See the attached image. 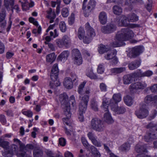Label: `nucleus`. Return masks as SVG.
I'll use <instances>...</instances> for the list:
<instances>
[{
  "instance_id": "nucleus-1",
  "label": "nucleus",
  "mask_w": 157,
  "mask_h": 157,
  "mask_svg": "<svg viewBox=\"0 0 157 157\" xmlns=\"http://www.w3.org/2000/svg\"><path fill=\"white\" fill-rule=\"evenodd\" d=\"M134 36L133 32L129 28L122 29L116 34L115 41L112 43V45L113 47L121 46L123 41L130 39Z\"/></svg>"
},
{
  "instance_id": "nucleus-2",
  "label": "nucleus",
  "mask_w": 157,
  "mask_h": 157,
  "mask_svg": "<svg viewBox=\"0 0 157 157\" xmlns=\"http://www.w3.org/2000/svg\"><path fill=\"white\" fill-rule=\"evenodd\" d=\"M86 82H83L79 86L78 89V92L80 94L79 98L80 100V103L82 101H83L85 103H88L89 99V94L90 93L89 90H85V92H83V89L86 84Z\"/></svg>"
},
{
  "instance_id": "nucleus-3",
  "label": "nucleus",
  "mask_w": 157,
  "mask_h": 157,
  "mask_svg": "<svg viewBox=\"0 0 157 157\" xmlns=\"http://www.w3.org/2000/svg\"><path fill=\"white\" fill-rule=\"evenodd\" d=\"M135 114L137 118L140 119L146 117L149 115V111L147 105L143 103H140L139 109L136 110Z\"/></svg>"
},
{
  "instance_id": "nucleus-4",
  "label": "nucleus",
  "mask_w": 157,
  "mask_h": 157,
  "mask_svg": "<svg viewBox=\"0 0 157 157\" xmlns=\"http://www.w3.org/2000/svg\"><path fill=\"white\" fill-rule=\"evenodd\" d=\"M85 28L88 37L83 36L82 39L83 40V41L84 43L89 44L92 40L91 38L95 36V33L94 29L90 26L88 22L86 24Z\"/></svg>"
},
{
  "instance_id": "nucleus-5",
  "label": "nucleus",
  "mask_w": 157,
  "mask_h": 157,
  "mask_svg": "<svg viewBox=\"0 0 157 157\" xmlns=\"http://www.w3.org/2000/svg\"><path fill=\"white\" fill-rule=\"evenodd\" d=\"M90 125L91 129L98 132L102 131L104 129L102 121L97 118H94L92 119Z\"/></svg>"
},
{
  "instance_id": "nucleus-6",
  "label": "nucleus",
  "mask_w": 157,
  "mask_h": 157,
  "mask_svg": "<svg viewBox=\"0 0 157 157\" xmlns=\"http://www.w3.org/2000/svg\"><path fill=\"white\" fill-rule=\"evenodd\" d=\"M109 104L106 103L104 101L102 103V106L101 107L102 109L104 112H107L104 115V119L105 121L107 123L109 124L113 123V121L112 118L110 114L109 113L108 107Z\"/></svg>"
},
{
  "instance_id": "nucleus-7",
  "label": "nucleus",
  "mask_w": 157,
  "mask_h": 157,
  "mask_svg": "<svg viewBox=\"0 0 157 157\" xmlns=\"http://www.w3.org/2000/svg\"><path fill=\"white\" fill-rule=\"evenodd\" d=\"M147 86V85L144 82H136L132 83L130 86V91L132 93H134L137 90L144 89Z\"/></svg>"
},
{
  "instance_id": "nucleus-8",
  "label": "nucleus",
  "mask_w": 157,
  "mask_h": 157,
  "mask_svg": "<svg viewBox=\"0 0 157 157\" xmlns=\"http://www.w3.org/2000/svg\"><path fill=\"white\" fill-rule=\"evenodd\" d=\"M144 48L141 46H136L132 48L128 54L130 58H135L142 53Z\"/></svg>"
},
{
  "instance_id": "nucleus-9",
  "label": "nucleus",
  "mask_w": 157,
  "mask_h": 157,
  "mask_svg": "<svg viewBox=\"0 0 157 157\" xmlns=\"http://www.w3.org/2000/svg\"><path fill=\"white\" fill-rule=\"evenodd\" d=\"M116 29L117 26L116 25L113 23H109L102 26L101 30L103 33L109 34L114 32Z\"/></svg>"
},
{
  "instance_id": "nucleus-10",
  "label": "nucleus",
  "mask_w": 157,
  "mask_h": 157,
  "mask_svg": "<svg viewBox=\"0 0 157 157\" xmlns=\"http://www.w3.org/2000/svg\"><path fill=\"white\" fill-rule=\"evenodd\" d=\"M140 76L139 72H134L129 74L124 75L123 77V81L124 84L131 83L134 80L135 78Z\"/></svg>"
},
{
  "instance_id": "nucleus-11",
  "label": "nucleus",
  "mask_w": 157,
  "mask_h": 157,
  "mask_svg": "<svg viewBox=\"0 0 157 157\" xmlns=\"http://www.w3.org/2000/svg\"><path fill=\"white\" fill-rule=\"evenodd\" d=\"M88 103L83 101L80 103L79 105V113L78 119L80 122H83L84 121L83 114L85 113L87 108Z\"/></svg>"
},
{
  "instance_id": "nucleus-12",
  "label": "nucleus",
  "mask_w": 157,
  "mask_h": 157,
  "mask_svg": "<svg viewBox=\"0 0 157 157\" xmlns=\"http://www.w3.org/2000/svg\"><path fill=\"white\" fill-rule=\"evenodd\" d=\"M96 2L94 0H90L87 6V9L86 8L84 10H83L84 14L85 17H88L89 13L91 10L94 9L96 6Z\"/></svg>"
},
{
  "instance_id": "nucleus-13",
  "label": "nucleus",
  "mask_w": 157,
  "mask_h": 157,
  "mask_svg": "<svg viewBox=\"0 0 157 157\" xmlns=\"http://www.w3.org/2000/svg\"><path fill=\"white\" fill-rule=\"evenodd\" d=\"M121 100V94L120 93L114 94L112 97V98L110 101L109 103L105 102L106 103H108L111 107L115 106L118 102H120Z\"/></svg>"
},
{
  "instance_id": "nucleus-14",
  "label": "nucleus",
  "mask_w": 157,
  "mask_h": 157,
  "mask_svg": "<svg viewBox=\"0 0 157 157\" xmlns=\"http://www.w3.org/2000/svg\"><path fill=\"white\" fill-rule=\"evenodd\" d=\"M157 139V134L154 131H149L146 135L144 136V139L145 141L150 142L153 140Z\"/></svg>"
},
{
  "instance_id": "nucleus-15",
  "label": "nucleus",
  "mask_w": 157,
  "mask_h": 157,
  "mask_svg": "<svg viewBox=\"0 0 157 157\" xmlns=\"http://www.w3.org/2000/svg\"><path fill=\"white\" fill-rule=\"evenodd\" d=\"M59 71L57 63L55 64L51 70L50 76L51 80L53 82L56 81L58 76Z\"/></svg>"
},
{
  "instance_id": "nucleus-16",
  "label": "nucleus",
  "mask_w": 157,
  "mask_h": 157,
  "mask_svg": "<svg viewBox=\"0 0 157 157\" xmlns=\"http://www.w3.org/2000/svg\"><path fill=\"white\" fill-rule=\"evenodd\" d=\"M6 12L5 8H2L0 12V26L2 28H4L6 24Z\"/></svg>"
},
{
  "instance_id": "nucleus-17",
  "label": "nucleus",
  "mask_w": 157,
  "mask_h": 157,
  "mask_svg": "<svg viewBox=\"0 0 157 157\" xmlns=\"http://www.w3.org/2000/svg\"><path fill=\"white\" fill-rule=\"evenodd\" d=\"M141 60L138 59L129 62L128 64V67L130 70H134L139 67L141 65Z\"/></svg>"
},
{
  "instance_id": "nucleus-18",
  "label": "nucleus",
  "mask_w": 157,
  "mask_h": 157,
  "mask_svg": "<svg viewBox=\"0 0 157 157\" xmlns=\"http://www.w3.org/2000/svg\"><path fill=\"white\" fill-rule=\"evenodd\" d=\"M131 147L130 144L128 142L123 144L118 147V150L121 151L126 152L129 151Z\"/></svg>"
},
{
  "instance_id": "nucleus-19",
  "label": "nucleus",
  "mask_w": 157,
  "mask_h": 157,
  "mask_svg": "<svg viewBox=\"0 0 157 157\" xmlns=\"http://www.w3.org/2000/svg\"><path fill=\"white\" fill-rule=\"evenodd\" d=\"M111 108L113 111L119 114H123L126 111L125 108L123 106L117 107V108H115L114 106H113L111 107Z\"/></svg>"
},
{
  "instance_id": "nucleus-20",
  "label": "nucleus",
  "mask_w": 157,
  "mask_h": 157,
  "mask_svg": "<svg viewBox=\"0 0 157 157\" xmlns=\"http://www.w3.org/2000/svg\"><path fill=\"white\" fill-rule=\"evenodd\" d=\"M99 19L101 24L104 25L107 21V16L106 13L104 11L100 12L99 15Z\"/></svg>"
},
{
  "instance_id": "nucleus-21",
  "label": "nucleus",
  "mask_w": 157,
  "mask_h": 157,
  "mask_svg": "<svg viewBox=\"0 0 157 157\" xmlns=\"http://www.w3.org/2000/svg\"><path fill=\"white\" fill-rule=\"evenodd\" d=\"M63 84L65 87L69 89H71L73 87V82L70 77H66L64 79Z\"/></svg>"
},
{
  "instance_id": "nucleus-22",
  "label": "nucleus",
  "mask_w": 157,
  "mask_h": 157,
  "mask_svg": "<svg viewBox=\"0 0 157 157\" xmlns=\"http://www.w3.org/2000/svg\"><path fill=\"white\" fill-rule=\"evenodd\" d=\"M135 150L138 153H145L147 152L146 146L145 145L137 144L135 147Z\"/></svg>"
},
{
  "instance_id": "nucleus-23",
  "label": "nucleus",
  "mask_w": 157,
  "mask_h": 157,
  "mask_svg": "<svg viewBox=\"0 0 157 157\" xmlns=\"http://www.w3.org/2000/svg\"><path fill=\"white\" fill-rule=\"evenodd\" d=\"M121 20L118 22V24L119 26H128L129 24L127 22L128 18L124 15H122L121 17Z\"/></svg>"
},
{
  "instance_id": "nucleus-24",
  "label": "nucleus",
  "mask_w": 157,
  "mask_h": 157,
  "mask_svg": "<svg viewBox=\"0 0 157 157\" xmlns=\"http://www.w3.org/2000/svg\"><path fill=\"white\" fill-rule=\"evenodd\" d=\"M128 21L129 22H134L138 21L139 17L134 13H131L128 14L127 16Z\"/></svg>"
},
{
  "instance_id": "nucleus-25",
  "label": "nucleus",
  "mask_w": 157,
  "mask_h": 157,
  "mask_svg": "<svg viewBox=\"0 0 157 157\" xmlns=\"http://www.w3.org/2000/svg\"><path fill=\"white\" fill-rule=\"evenodd\" d=\"M69 55V52L68 51H64L59 56L57 59L60 61L66 60Z\"/></svg>"
},
{
  "instance_id": "nucleus-26",
  "label": "nucleus",
  "mask_w": 157,
  "mask_h": 157,
  "mask_svg": "<svg viewBox=\"0 0 157 157\" xmlns=\"http://www.w3.org/2000/svg\"><path fill=\"white\" fill-rule=\"evenodd\" d=\"M117 52L116 50H113L109 52L105 56V57L108 60L112 59L116 56Z\"/></svg>"
},
{
  "instance_id": "nucleus-27",
  "label": "nucleus",
  "mask_w": 157,
  "mask_h": 157,
  "mask_svg": "<svg viewBox=\"0 0 157 157\" xmlns=\"http://www.w3.org/2000/svg\"><path fill=\"white\" fill-rule=\"evenodd\" d=\"M109 49L110 48L108 46L100 44L98 47V51L100 54H102L108 51Z\"/></svg>"
},
{
  "instance_id": "nucleus-28",
  "label": "nucleus",
  "mask_w": 157,
  "mask_h": 157,
  "mask_svg": "<svg viewBox=\"0 0 157 157\" xmlns=\"http://www.w3.org/2000/svg\"><path fill=\"white\" fill-rule=\"evenodd\" d=\"M56 56L54 53L50 54L46 56V60L47 62L52 63L55 60Z\"/></svg>"
},
{
  "instance_id": "nucleus-29",
  "label": "nucleus",
  "mask_w": 157,
  "mask_h": 157,
  "mask_svg": "<svg viewBox=\"0 0 157 157\" xmlns=\"http://www.w3.org/2000/svg\"><path fill=\"white\" fill-rule=\"evenodd\" d=\"M113 11L115 14L120 15L122 12V8L117 5H115L113 7Z\"/></svg>"
},
{
  "instance_id": "nucleus-30",
  "label": "nucleus",
  "mask_w": 157,
  "mask_h": 157,
  "mask_svg": "<svg viewBox=\"0 0 157 157\" xmlns=\"http://www.w3.org/2000/svg\"><path fill=\"white\" fill-rule=\"evenodd\" d=\"M86 76L91 79H95L98 78L97 76L93 72V69L90 68L86 73Z\"/></svg>"
},
{
  "instance_id": "nucleus-31",
  "label": "nucleus",
  "mask_w": 157,
  "mask_h": 157,
  "mask_svg": "<svg viewBox=\"0 0 157 157\" xmlns=\"http://www.w3.org/2000/svg\"><path fill=\"white\" fill-rule=\"evenodd\" d=\"M45 152L46 155V157H63L62 155L58 154L55 155L53 152L49 150H46Z\"/></svg>"
},
{
  "instance_id": "nucleus-32",
  "label": "nucleus",
  "mask_w": 157,
  "mask_h": 157,
  "mask_svg": "<svg viewBox=\"0 0 157 157\" xmlns=\"http://www.w3.org/2000/svg\"><path fill=\"white\" fill-rule=\"evenodd\" d=\"M70 107V105H67L63 109L64 114L67 118H70L71 116Z\"/></svg>"
},
{
  "instance_id": "nucleus-33",
  "label": "nucleus",
  "mask_w": 157,
  "mask_h": 157,
  "mask_svg": "<svg viewBox=\"0 0 157 157\" xmlns=\"http://www.w3.org/2000/svg\"><path fill=\"white\" fill-rule=\"evenodd\" d=\"M125 103L128 106H131L133 103V99L129 96L127 95L124 98Z\"/></svg>"
},
{
  "instance_id": "nucleus-34",
  "label": "nucleus",
  "mask_w": 157,
  "mask_h": 157,
  "mask_svg": "<svg viewBox=\"0 0 157 157\" xmlns=\"http://www.w3.org/2000/svg\"><path fill=\"white\" fill-rule=\"evenodd\" d=\"M125 68L124 67H121L119 68H114L111 70V71L112 73L117 74L120 73L125 71Z\"/></svg>"
},
{
  "instance_id": "nucleus-35",
  "label": "nucleus",
  "mask_w": 157,
  "mask_h": 157,
  "mask_svg": "<svg viewBox=\"0 0 157 157\" xmlns=\"http://www.w3.org/2000/svg\"><path fill=\"white\" fill-rule=\"evenodd\" d=\"M68 99V97L66 93L60 94L59 96V100L61 103L65 104Z\"/></svg>"
},
{
  "instance_id": "nucleus-36",
  "label": "nucleus",
  "mask_w": 157,
  "mask_h": 157,
  "mask_svg": "<svg viewBox=\"0 0 157 157\" xmlns=\"http://www.w3.org/2000/svg\"><path fill=\"white\" fill-rule=\"evenodd\" d=\"M72 55L74 59L79 58V57L82 58L79 51L77 49H74L72 50Z\"/></svg>"
},
{
  "instance_id": "nucleus-37",
  "label": "nucleus",
  "mask_w": 157,
  "mask_h": 157,
  "mask_svg": "<svg viewBox=\"0 0 157 157\" xmlns=\"http://www.w3.org/2000/svg\"><path fill=\"white\" fill-rule=\"evenodd\" d=\"M9 143L0 138V146L7 150L9 148Z\"/></svg>"
},
{
  "instance_id": "nucleus-38",
  "label": "nucleus",
  "mask_w": 157,
  "mask_h": 157,
  "mask_svg": "<svg viewBox=\"0 0 157 157\" xmlns=\"http://www.w3.org/2000/svg\"><path fill=\"white\" fill-rule=\"evenodd\" d=\"M43 152L40 149H35L33 151V157H42Z\"/></svg>"
},
{
  "instance_id": "nucleus-39",
  "label": "nucleus",
  "mask_w": 157,
  "mask_h": 157,
  "mask_svg": "<svg viewBox=\"0 0 157 157\" xmlns=\"http://www.w3.org/2000/svg\"><path fill=\"white\" fill-rule=\"evenodd\" d=\"M85 35V31L83 28L80 27L78 29V36L80 40H82Z\"/></svg>"
},
{
  "instance_id": "nucleus-40",
  "label": "nucleus",
  "mask_w": 157,
  "mask_h": 157,
  "mask_svg": "<svg viewBox=\"0 0 157 157\" xmlns=\"http://www.w3.org/2000/svg\"><path fill=\"white\" fill-rule=\"evenodd\" d=\"M91 107L92 109L95 111L98 110L97 102L95 100H93L91 102Z\"/></svg>"
},
{
  "instance_id": "nucleus-41",
  "label": "nucleus",
  "mask_w": 157,
  "mask_h": 157,
  "mask_svg": "<svg viewBox=\"0 0 157 157\" xmlns=\"http://www.w3.org/2000/svg\"><path fill=\"white\" fill-rule=\"evenodd\" d=\"M139 73L140 76L138 77L144 76L149 77L152 75L153 74V72L150 70H147L143 73H142L141 72H139Z\"/></svg>"
},
{
  "instance_id": "nucleus-42",
  "label": "nucleus",
  "mask_w": 157,
  "mask_h": 157,
  "mask_svg": "<svg viewBox=\"0 0 157 157\" xmlns=\"http://www.w3.org/2000/svg\"><path fill=\"white\" fill-rule=\"evenodd\" d=\"M25 150L24 149L21 150V147H20L19 150L16 154L17 157H24L26 153Z\"/></svg>"
},
{
  "instance_id": "nucleus-43",
  "label": "nucleus",
  "mask_w": 157,
  "mask_h": 157,
  "mask_svg": "<svg viewBox=\"0 0 157 157\" xmlns=\"http://www.w3.org/2000/svg\"><path fill=\"white\" fill-rule=\"evenodd\" d=\"M9 150L11 152H13V154H16L18 150L17 146L14 144L11 145L9 148Z\"/></svg>"
},
{
  "instance_id": "nucleus-44",
  "label": "nucleus",
  "mask_w": 157,
  "mask_h": 157,
  "mask_svg": "<svg viewBox=\"0 0 157 157\" xmlns=\"http://www.w3.org/2000/svg\"><path fill=\"white\" fill-rule=\"evenodd\" d=\"M62 39L63 42L64 46L66 47L68 45L70 42V39L69 37L67 35H65L63 37Z\"/></svg>"
},
{
  "instance_id": "nucleus-45",
  "label": "nucleus",
  "mask_w": 157,
  "mask_h": 157,
  "mask_svg": "<svg viewBox=\"0 0 157 157\" xmlns=\"http://www.w3.org/2000/svg\"><path fill=\"white\" fill-rule=\"evenodd\" d=\"M90 148L93 152V153L95 155L96 157H100V154L99 152L97 150L96 148L94 146H91Z\"/></svg>"
},
{
  "instance_id": "nucleus-46",
  "label": "nucleus",
  "mask_w": 157,
  "mask_h": 157,
  "mask_svg": "<svg viewBox=\"0 0 157 157\" xmlns=\"http://www.w3.org/2000/svg\"><path fill=\"white\" fill-rule=\"evenodd\" d=\"M59 28L60 31L62 32H65L67 28L65 23L64 21H61L59 24Z\"/></svg>"
},
{
  "instance_id": "nucleus-47",
  "label": "nucleus",
  "mask_w": 157,
  "mask_h": 157,
  "mask_svg": "<svg viewBox=\"0 0 157 157\" xmlns=\"http://www.w3.org/2000/svg\"><path fill=\"white\" fill-rule=\"evenodd\" d=\"M75 14L73 13H72L71 16L68 18V22L69 25H72L75 22Z\"/></svg>"
},
{
  "instance_id": "nucleus-48",
  "label": "nucleus",
  "mask_w": 157,
  "mask_h": 157,
  "mask_svg": "<svg viewBox=\"0 0 157 157\" xmlns=\"http://www.w3.org/2000/svg\"><path fill=\"white\" fill-rule=\"evenodd\" d=\"M61 14L63 17H67L69 15V11L68 9L66 7L63 8L62 10Z\"/></svg>"
},
{
  "instance_id": "nucleus-49",
  "label": "nucleus",
  "mask_w": 157,
  "mask_h": 157,
  "mask_svg": "<svg viewBox=\"0 0 157 157\" xmlns=\"http://www.w3.org/2000/svg\"><path fill=\"white\" fill-rule=\"evenodd\" d=\"M69 104H71L73 107H76V103L75 100V97L73 95H71L70 98Z\"/></svg>"
},
{
  "instance_id": "nucleus-50",
  "label": "nucleus",
  "mask_w": 157,
  "mask_h": 157,
  "mask_svg": "<svg viewBox=\"0 0 157 157\" xmlns=\"http://www.w3.org/2000/svg\"><path fill=\"white\" fill-rule=\"evenodd\" d=\"M99 88L102 92H106L107 91V86L104 83H101L100 84Z\"/></svg>"
},
{
  "instance_id": "nucleus-51",
  "label": "nucleus",
  "mask_w": 157,
  "mask_h": 157,
  "mask_svg": "<svg viewBox=\"0 0 157 157\" xmlns=\"http://www.w3.org/2000/svg\"><path fill=\"white\" fill-rule=\"evenodd\" d=\"M146 127L149 129V131H154L156 128L155 124L152 123H149L146 126Z\"/></svg>"
},
{
  "instance_id": "nucleus-52",
  "label": "nucleus",
  "mask_w": 157,
  "mask_h": 157,
  "mask_svg": "<svg viewBox=\"0 0 157 157\" xmlns=\"http://www.w3.org/2000/svg\"><path fill=\"white\" fill-rule=\"evenodd\" d=\"M154 101V97L150 95H147L144 99L145 102L147 104Z\"/></svg>"
},
{
  "instance_id": "nucleus-53",
  "label": "nucleus",
  "mask_w": 157,
  "mask_h": 157,
  "mask_svg": "<svg viewBox=\"0 0 157 157\" xmlns=\"http://www.w3.org/2000/svg\"><path fill=\"white\" fill-rule=\"evenodd\" d=\"M3 156L5 157H12L13 156V152L9 150L5 151L2 153Z\"/></svg>"
},
{
  "instance_id": "nucleus-54",
  "label": "nucleus",
  "mask_w": 157,
  "mask_h": 157,
  "mask_svg": "<svg viewBox=\"0 0 157 157\" xmlns=\"http://www.w3.org/2000/svg\"><path fill=\"white\" fill-rule=\"evenodd\" d=\"M0 122L3 125H5L7 123L6 117L3 114H0Z\"/></svg>"
},
{
  "instance_id": "nucleus-55",
  "label": "nucleus",
  "mask_w": 157,
  "mask_h": 157,
  "mask_svg": "<svg viewBox=\"0 0 157 157\" xmlns=\"http://www.w3.org/2000/svg\"><path fill=\"white\" fill-rule=\"evenodd\" d=\"M56 45L59 48H62L64 46L63 42L62 39H57L56 40Z\"/></svg>"
},
{
  "instance_id": "nucleus-56",
  "label": "nucleus",
  "mask_w": 157,
  "mask_h": 157,
  "mask_svg": "<svg viewBox=\"0 0 157 157\" xmlns=\"http://www.w3.org/2000/svg\"><path fill=\"white\" fill-rule=\"evenodd\" d=\"M34 148V146L32 144H28L26 145L24 144V147L21 148V150L24 149L26 151H29V149L33 150Z\"/></svg>"
},
{
  "instance_id": "nucleus-57",
  "label": "nucleus",
  "mask_w": 157,
  "mask_h": 157,
  "mask_svg": "<svg viewBox=\"0 0 157 157\" xmlns=\"http://www.w3.org/2000/svg\"><path fill=\"white\" fill-rule=\"evenodd\" d=\"M74 63L78 65H81L82 62V58H78L74 59Z\"/></svg>"
},
{
  "instance_id": "nucleus-58",
  "label": "nucleus",
  "mask_w": 157,
  "mask_h": 157,
  "mask_svg": "<svg viewBox=\"0 0 157 157\" xmlns=\"http://www.w3.org/2000/svg\"><path fill=\"white\" fill-rule=\"evenodd\" d=\"M22 1H20L21 3L22 9L23 10H26V9L25 8V6H27L29 4V3L28 2V0H22Z\"/></svg>"
},
{
  "instance_id": "nucleus-59",
  "label": "nucleus",
  "mask_w": 157,
  "mask_h": 157,
  "mask_svg": "<svg viewBox=\"0 0 157 157\" xmlns=\"http://www.w3.org/2000/svg\"><path fill=\"white\" fill-rule=\"evenodd\" d=\"M22 113L24 115H26L29 117H32L33 113L32 111L30 110L26 111H23Z\"/></svg>"
},
{
  "instance_id": "nucleus-60",
  "label": "nucleus",
  "mask_w": 157,
  "mask_h": 157,
  "mask_svg": "<svg viewBox=\"0 0 157 157\" xmlns=\"http://www.w3.org/2000/svg\"><path fill=\"white\" fill-rule=\"evenodd\" d=\"M104 71V68L103 67V65L100 64L98 67L97 69V72L98 73L101 74Z\"/></svg>"
},
{
  "instance_id": "nucleus-61",
  "label": "nucleus",
  "mask_w": 157,
  "mask_h": 157,
  "mask_svg": "<svg viewBox=\"0 0 157 157\" xmlns=\"http://www.w3.org/2000/svg\"><path fill=\"white\" fill-rule=\"evenodd\" d=\"M5 46L4 44L0 41V54H2L5 52Z\"/></svg>"
},
{
  "instance_id": "nucleus-62",
  "label": "nucleus",
  "mask_w": 157,
  "mask_h": 157,
  "mask_svg": "<svg viewBox=\"0 0 157 157\" xmlns=\"http://www.w3.org/2000/svg\"><path fill=\"white\" fill-rule=\"evenodd\" d=\"M59 144L61 146H64L66 144V141L65 139L63 138H61L59 140Z\"/></svg>"
},
{
  "instance_id": "nucleus-63",
  "label": "nucleus",
  "mask_w": 157,
  "mask_h": 157,
  "mask_svg": "<svg viewBox=\"0 0 157 157\" xmlns=\"http://www.w3.org/2000/svg\"><path fill=\"white\" fill-rule=\"evenodd\" d=\"M71 81L73 82H74L75 81H78V78L75 74L72 73H71Z\"/></svg>"
},
{
  "instance_id": "nucleus-64",
  "label": "nucleus",
  "mask_w": 157,
  "mask_h": 157,
  "mask_svg": "<svg viewBox=\"0 0 157 157\" xmlns=\"http://www.w3.org/2000/svg\"><path fill=\"white\" fill-rule=\"evenodd\" d=\"M157 114V111L154 110L152 111V114L150 116V120H151L154 119Z\"/></svg>"
}]
</instances>
